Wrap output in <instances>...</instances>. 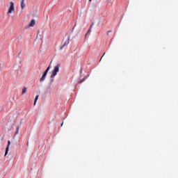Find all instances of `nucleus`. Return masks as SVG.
<instances>
[{
    "mask_svg": "<svg viewBox=\"0 0 178 178\" xmlns=\"http://www.w3.org/2000/svg\"><path fill=\"white\" fill-rule=\"evenodd\" d=\"M13 12H15V4L13 3V2L10 1V8H9L7 13L9 15V14L12 13Z\"/></svg>",
    "mask_w": 178,
    "mask_h": 178,
    "instance_id": "obj_2",
    "label": "nucleus"
},
{
    "mask_svg": "<svg viewBox=\"0 0 178 178\" xmlns=\"http://www.w3.org/2000/svg\"><path fill=\"white\" fill-rule=\"evenodd\" d=\"M38 95H36L35 97L33 105L35 106V104H37V101H38Z\"/></svg>",
    "mask_w": 178,
    "mask_h": 178,
    "instance_id": "obj_10",
    "label": "nucleus"
},
{
    "mask_svg": "<svg viewBox=\"0 0 178 178\" xmlns=\"http://www.w3.org/2000/svg\"><path fill=\"white\" fill-rule=\"evenodd\" d=\"M70 41V38H68L67 40L65 41L64 44L62 46H60V49H63L65 47H67V45H69Z\"/></svg>",
    "mask_w": 178,
    "mask_h": 178,
    "instance_id": "obj_5",
    "label": "nucleus"
},
{
    "mask_svg": "<svg viewBox=\"0 0 178 178\" xmlns=\"http://www.w3.org/2000/svg\"><path fill=\"white\" fill-rule=\"evenodd\" d=\"M92 26H94V22H92V23L91 24V25L90 26V27H91V29H92Z\"/></svg>",
    "mask_w": 178,
    "mask_h": 178,
    "instance_id": "obj_16",
    "label": "nucleus"
},
{
    "mask_svg": "<svg viewBox=\"0 0 178 178\" xmlns=\"http://www.w3.org/2000/svg\"><path fill=\"white\" fill-rule=\"evenodd\" d=\"M109 33H111V31H108V32H107V34H109Z\"/></svg>",
    "mask_w": 178,
    "mask_h": 178,
    "instance_id": "obj_21",
    "label": "nucleus"
},
{
    "mask_svg": "<svg viewBox=\"0 0 178 178\" xmlns=\"http://www.w3.org/2000/svg\"><path fill=\"white\" fill-rule=\"evenodd\" d=\"M50 70H51V68L49 67L46 69V70H48V71H49Z\"/></svg>",
    "mask_w": 178,
    "mask_h": 178,
    "instance_id": "obj_18",
    "label": "nucleus"
},
{
    "mask_svg": "<svg viewBox=\"0 0 178 178\" xmlns=\"http://www.w3.org/2000/svg\"><path fill=\"white\" fill-rule=\"evenodd\" d=\"M49 72V71H48L47 70H46L44 72V73H43L42 77L40 79V83H42V82L44 81L45 77H47V74H48V72Z\"/></svg>",
    "mask_w": 178,
    "mask_h": 178,
    "instance_id": "obj_3",
    "label": "nucleus"
},
{
    "mask_svg": "<svg viewBox=\"0 0 178 178\" xmlns=\"http://www.w3.org/2000/svg\"><path fill=\"white\" fill-rule=\"evenodd\" d=\"M35 26V20L32 19L29 24V27H34Z\"/></svg>",
    "mask_w": 178,
    "mask_h": 178,
    "instance_id": "obj_8",
    "label": "nucleus"
},
{
    "mask_svg": "<svg viewBox=\"0 0 178 178\" xmlns=\"http://www.w3.org/2000/svg\"><path fill=\"white\" fill-rule=\"evenodd\" d=\"M83 72V68H81L80 73L81 74Z\"/></svg>",
    "mask_w": 178,
    "mask_h": 178,
    "instance_id": "obj_20",
    "label": "nucleus"
},
{
    "mask_svg": "<svg viewBox=\"0 0 178 178\" xmlns=\"http://www.w3.org/2000/svg\"><path fill=\"white\" fill-rule=\"evenodd\" d=\"M104 56H105V53H104V54H103V56L101 57L99 62H101V60H102V58H104Z\"/></svg>",
    "mask_w": 178,
    "mask_h": 178,
    "instance_id": "obj_14",
    "label": "nucleus"
},
{
    "mask_svg": "<svg viewBox=\"0 0 178 178\" xmlns=\"http://www.w3.org/2000/svg\"><path fill=\"white\" fill-rule=\"evenodd\" d=\"M83 81H84V79H80V80H79V83H83Z\"/></svg>",
    "mask_w": 178,
    "mask_h": 178,
    "instance_id": "obj_15",
    "label": "nucleus"
},
{
    "mask_svg": "<svg viewBox=\"0 0 178 178\" xmlns=\"http://www.w3.org/2000/svg\"><path fill=\"white\" fill-rule=\"evenodd\" d=\"M92 0H89V2H91Z\"/></svg>",
    "mask_w": 178,
    "mask_h": 178,
    "instance_id": "obj_24",
    "label": "nucleus"
},
{
    "mask_svg": "<svg viewBox=\"0 0 178 178\" xmlns=\"http://www.w3.org/2000/svg\"><path fill=\"white\" fill-rule=\"evenodd\" d=\"M50 70H51V68L49 67L46 69V70H48V71H49Z\"/></svg>",
    "mask_w": 178,
    "mask_h": 178,
    "instance_id": "obj_19",
    "label": "nucleus"
},
{
    "mask_svg": "<svg viewBox=\"0 0 178 178\" xmlns=\"http://www.w3.org/2000/svg\"><path fill=\"white\" fill-rule=\"evenodd\" d=\"M49 72V71H48L47 70H46L44 72V73H43L42 77L40 79V83H42V82L44 81L45 77H47V74H48V72Z\"/></svg>",
    "mask_w": 178,
    "mask_h": 178,
    "instance_id": "obj_4",
    "label": "nucleus"
},
{
    "mask_svg": "<svg viewBox=\"0 0 178 178\" xmlns=\"http://www.w3.org/2000/svg\"><path fill=\"white\" fill-rule=\"evenodd\" d=\"M1 111H3V106L1 107Z\"/></svg>",
    "mask_w": 178,
    "mask_h": 178,
    "instance_id": "obj_22",
    "label": "nucleus"
},
{
    "mask_svg": "<svg viewBox=\"0 0 178 178\" xmlns=\"http://www.w3.org/2000/svg\"><path fill=\"white\" fill-rule=\"evenodd\" d=\"M60 67V64H58L56 65L52 70L50 79H51V84H52L53 81H54L55 76L58 74V72H59V68Z\"/></svg>",
    "mask_w": 178,
    "mask_h": 178,
    "instance_id": "obj_1",
    "label": "nucleus"
},
{
    "mask_svg": "<svg viewBox=\"0 0 178 178\" xmlns=\"http://www.w3.org/2000/svg\"><path fill=\"white\" fill-rule=\"evenodd\" d=\"M62 126H63V122H62V124H61V127H62Z\"/></svg>",
    "mask_w": 178,
    "mask_h": 178,
    "instance_id": "obj_23",
    "label": "nucleus"
},
{
    "mask_svg": "<svg viewBox=\"0 0 178 178\" xmlns=\"http://www.w3.org/2000/svg\"><path fill=\"white\" fill-rule=\"evenodd\" d=\"M27 0H22L21 1V8L23 10L24 8H26V4L24 3V1Z\"/></svg>",
    "mask_w": 178,
    "mask_h": 178,
    "instance_id": "obj_7",
    "label": "nucleus"
},
{
    "mask_svg": "<svg viewBox=\"0 0 178 178\" xmlns=\"http://www.w3.org/2000/svg\"><path fill=\"white\" fill-rule=\"evenodd\" d=\"M73 31H74V26L72 28L71 33H73Z\"/></svg>",
    "mask_w": 178,
    "mask_h": 178,
    "instance_id": "obj_17",
    "label": "nucleus"
},
{
    "mask_svg": "<svg viewBox=\"0 0 178 178\" xmlns=\"http://www.w3.org/2000/svg\"><path fill=\"white\" fill-rule=\"evenodd\" d=\"M92 30V28H91V26H90L88 30V33L86 34V35L87 36V34H90V33H91Z\"/></svg>",
    "mask_w": 178,
    "mask_h": 178,
    "instance_id": "obj_11",
    "label": "nucleus"
},
{
    "mask_svg": "<svg viewBox=\"0 0 178 178\" xmlns=\"http://www.w3.org/2000/svg\"><path fill=\"white\" fill-rule=\"evenodd\" d=\"M26 92H27V88H24L22 89V95H24Z\"/></svg>",
    "mask_w": 178,
    "mask_h": 178,
    "instance_id": "obj_9",
    "label": "nucleus"
},
{
    "mask_svg": "<svg viewBox=\"0 0 178 178\" xmlns=\"http://www.w3.org/2000/svg\"><path fill=\"white\" fill-rule=\"evenodd\" d=\"M10 140H8V141L7 147L6 148V152H5L4 156H6V155H8V152H9V147H10Z\"/></svg>",
    "mask_w": 178,
    "mask_h": 178,
    "instance_id": "obj_6",
    "label": "nucleus"
},
{
    "mask_svg": "<svg viewBox=\"0 0 178 178\" xmlns=\"http://www.w3.org/2000/svg\"><path fill=\"white\" fill-rule=\"evenodd\" d=\"M48 67H49L51 69V67H52V61L50 62Z\"/></svg>",
    "mask_w": 178,
    "mask_h": 178,
    "instance_id": "obj_13",
    "label": "nucleus"
},
{
    "mask_svg": "<svg viewBox=\"0 0 178 178\" xmlns=\"http://www.w3.org/2000/svg\"><path fill=\"white\" fill-rule=\"evenodd\" d=\"M17 134H19V128H17V131H15L14 136Z\"/></svg>",
    "mask_w": 178,
    "mask_h": 178,
    "instance_id": "obj_12",
    "label": "nucleus"
}]
</instances>
